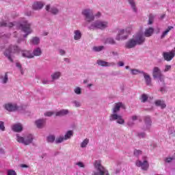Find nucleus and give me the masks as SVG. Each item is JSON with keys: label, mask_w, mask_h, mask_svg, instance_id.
<instances>
[{"label": "nucleus", "mask_w": 175, "mask_h": 175, "mask_svg": "<svg viewBox=\"0 0 175 175\" xmlns=\"http://www.w3.org/2000/svg\"><path fill=\"white\" fill-rule=\"evenodd\" d=\"M59 77H61L60 72H56L51 75V78H52L53 81H54V80H57V79H59Z\"/></svg>", "instance_id": "7c9ffc66"}, {"label": "nucleus", "mask_w": 175, "mask_h": 175, "mask_svg": "<svg viewBox=\"0 0 175 175\" xmlns=\"http://www.w3.org/2000/svg\"><path fill=\"white\" fill-rule=\"evenodd\" d=\"M132 31V27L129 26L126 29H121L118 31L116 37V40H126L129 38V34Z\"/></svg>", "instance_id": "20e7f679"}, {"label": "nucleus", "mask_w": 175, "mask_h": 175, "mask_svg": "<svg viewBox=\"0 0 175 175\" xmlns=\"http://www.w3.org/2000/svg\"><path fill=\"white\" fill-rule=\"evenodd\" d=\"M152 77L154 79H157L159 83L165 84V75L162 74V70L158 66H154L152 68Z\"/></svg>", "instance_id": "423d86ee"}, {"label": "nucleus", "mask_w": 175, "mask_h": 175, "mask_svg": "<svg viewBox=\"0 0 175 175\" xmlns=\"http://www.w3.org/2000/svg\"><path fill=\"white\" fill-rule=\"evenodd\" d=\"M21 167H28V165H27L25 164H22Z\"/></svg>", "instance_id": "774afa93"}, {"label": "nucleus", "mask_w": 175, "mask_h": 175, "mask_svg": "<svg viewBox=\"0 0 175 175\" xmlns=\"http://www.w3.org/2000/svg\"><path fill=\"white\" fill-rule=\"evenodd\" d=\"M72 103L76 107H80V106H81V104L79 101L75 100L72 102Z\"/></svg>", "instance_id": "864d4df0"}, {"label": "nucleus", "mask_w": 175, "mask_h": 175, "mask_svg": "<svg viewBox=\"0 0 175 175\" xmlns=\"http://www.w3.org/2000/svg\"><path fill=\"white\" fill-rule=\"evenodd\" d=\"M155 106H160L161 109H165L166 107V104L165 101L161 100H157L154 101Z\"/></svg>", "instance_id": "b1692460"}, {"label": "nucleus", "mask_w": 175, "mask_h": 175, "mask_svg": "<svg viewBox=\"0 0 175 175\" xmlns=\"http://www.w3.org/2000/svg\"><path fill=\"white\" fill-rule=\"evenodd\" d=\"M7 175H17V173H16V171L10 170L8 171V174Z\"/></svg>", "instance_id": "3c124183"}, {"label": "nucleus", "mask_w": 175, "mask_h": 175, "mask_svg": "<svg viewBox=\"0 0 175 175\" xmlns=\"http://www.w3.org/2000/svg\"><path fill=\"white\" fill-rule=\"evenodd\" d=\"M82 16L85 18L86 21H88V10L84 9L82 10Z\"/></svg>", "instance_id": "ea45409f"}, {"label": "nucleus", "mask_w": 175, "mask_h": 175, "mask_svg": "<svg viewBox=\"0 0 175 175\" xmlns=\"http://www.w3.org/2000/svg\"><path fill=\"white\" fill-rule=\"evenodd\" d=\"M131 118H132L133 121H136V120H137V116H133Z\"/></svg>", "instance_id": "680f3d73"}, {"label": "nucleus", "mask_w": 175, "mask_h": 175, "mask_svg": "<svg viewBox=\"0 0 175 175\" xmlns=\"http://www.w3.org/2000/svg\"><path fill=\"white\" fill-rule=\"evenodd\" d=\"M136 166L137 167H141L142 170H148V167H150V164L148 163V159L146 157H143V160H137L135 162Z\"/></svg>", "instance_id": "9d476101"}, {"label": "nucleus", "mask_w": 175, "mask_h": 175, "mask_svg": "<svg viewBox=\"0 0 175 175\" xmlns=\"http://www.w3.org/2000/svg\"><path fill=\"white\" fill-rule=\"evenodd\" d=\"M74 39L75 40H80L81 39V31L80 30H75L74 31Z\"/></svg>", "instance_id": "a878e982"}, {"label": "nucleus", "mask_w": 175, "mask_h": 175, "mask_svg": "<svg viewBox=\"0 0 175 175\" xmlns=\"http://www.w3.org/2000/svg\"><path fill=\"white\" fill-rule=\"evenodd\" d=\"M42 84H49L50 81L47 79H42Z\"/></svg>", "instance_id": "bf43d9fd"}, {"label": "nucleus", "mask_w": 175, "mask_h": 175, "mask_svg": "<svg viewBox=\"0 0 175 175\" xmlns=\"http://www.w3.org/2000/svg\"><path fill=\"white\" fill-rule=\"evenodd\" d=\"M46 142L48 143H54L55 142V137L54 135H49L46 138Z\"/></svg>", "instance_id": "4c0bfd02"}, {"label": "nucleus", "mask_w": 175, "mask_h": 175, "mask_svg": "<svg viewBox=\"0 0 175 175\" xmlns=\"http://www.w3.org/2000/svg\"><path fill=\"white\" fill-rule=\"evenodd\" d=\"M152 23H154V17L150 16L149 17V20H148V25H151L152 24Z\"/></svg>", "instance_id": "603ef678"}, {"label": "nucleus", "mask_w": 175, "mask_h": 175, "mask_svg": "<svg viewBox=\"0 0 175 175\" xmlns=\"http://www.w3.org/2000/svg\"><path fill=\"white\" fill-rule=\"evenodd\" d=\"M64 140H65V137H59L55 139V142L56 144H59V143H62V142H64Z\"/></svg>", "instance_id": "a19ab883"}, {"label": "nucleus", "mask_w": 175, "mask_h": 175, "mask_svg": "<svg viewBox=\"0 0 175 175\" xmlns=\"http://www.w3.org/2000/svg\"><path fill=\"white\" fill-rule=\"evenodd\" d=\"M5 110H18V106L16 103H8L3 105Z\"/></svg>", "instance_id": "ddd939ff"}, {"label": "nucleus", "mask_w": 175, "mask_h": 175, "mask_svg": "<svg viewBox=\"0 0 175 175\" xmlns=\"http://www.w3.org/2000/svg\"><path fill=\"white\" fill-rule=\"evenodd\" d=\"M44 6V3L42 1H36L33 3L32 8L33 10H40Z\"/></svg>", "instance_id": "f3484780"}, {"label": "nucleus", "mask_w": 175, "mask_h": 175, "mask_svg": "<svg viewBox=\"0 0 175 175\" xmlns=\"http://www.w3.org/2000/svg\"><path fill=\"white\" fill-rule=\"evenodd\" d=\"M5 122L3 121H0V131L5 132Z\"/></svg>", "instance_id": "a18cd8bd"}, {"label": "nucleus", "mask_w": 175, "mask_h": 175, "mask_svg": "<svg viewBox=\"0 0 175 175\" xmlns=\"http://www.w3.org/2000/svg\"><path fill=\"white\" fill-rule=\"evenodd\" d=\"M109 27V22L106 21H97L94 23L92 24L90 27V29H94L98 28V29H106Z\"/></svg>", "instance_id": "1a4fd4ad"}, {"label": "nucleus", "mask_w": 175, "mask_h": 175, "mask_svg": "<svg viewBox=\"0 0 175 175\" xmlns=\"http://www.w3.org/2000/svg\"><path fill=\"white\" fill-rule=\"evenodd\" d=\"M105 44H116V40L113 38H107L105 42Z\"/></svg>", "instance_id": "c756f323"}, {"label": "nucleus", "mask_w": 175, "mask_h": 175, "mask_svg": "<svg viewBox=\"0 0 175 175\" xmlns=\"http://www.w3.org/2000/svg\"><path fill=\"white\" fill-rule=\"evenodd\" d=\"M172 70V65L166 64L163 68L162 72L163 73H167V72H170Z\"/></svg>", "instance_id": "2f4dec72"}, {"label": "nucleus", "mask_w": 175, "mask_h": 175, "mask_svg": "<svg viewBox=\"0 0 175 175\" xmlns=\"http://www.w3.org/2000/svg\"><path fill=\"white\" fill-rule=\"evenodd\" d=\"M144 35L145 38H150L154 35V28L153 27H149L146 28L144 31Z\"/></svg>", "instance_id": "a211bd4d"}, {"label": "nucleus", "mask_w": 175, "mask_h": 175, "mask_svg": "<svg viewBox=\"0 0 175 175\" xmlns=\"http://www.w3.org/2000/svg\"><path fill=\"white\" fill-rule=\"evenodd\" d=\"M16 141L18 143H21L24 146H29L33 143V135L32 134H27L24 137L20 136V135H16Z\"/></svg>", "instance_id": "39448f33"}, {"label": "nucleus", "mask_w": 175, "mask_h": 175, "mask_svg": "<svg viewBox=\"0 0 175 175\" xmlns=\"http://www.w3.org/2000/svg\"><path fill=\"white\" fill-rule=\"evenodd\" d=\"M173 26H169L164 31H163L161 36V39H165V37L167 36L169 32L173 29Z\"/></svg>", "instance_id": "393cba45"}, {"label": "nucleus", "mask_w": 175, "mask_h": 175, "mask_svg": "<svg viewBox=\"0 0 175 175\" xmlns=\"http://www.w3.org/2000/svg\"><path fill=\"white\" fill-rule=\"evenodd\" d=\"M20 113L23 114L25 117H31V111L29 110H23Z\"/></svg>", "instance_id": "58836bf2"}, {"label": "nucleus", "mask_w": 175, "mask_h": 175, "mask_svg": "<svg viewBox=\"0 0 175 175\" xmlns=\"http://www.w3.org/2000/svg\"><path fill=\"white\" fill-rule=\"evenodd\" d=\"M21 49L16 45H10L6 49L4 52V55L7 57V58L10 61V62H13V58H12V53H20Z\"/></svg>", "instance_id": "0eeeda50"}, {"label": "nucleus", "mask_w": 175, "mask_h": 175, "mask_svg": "<svg viewBox=\"0 0 175 175\" xmlns=\"http://www.w3.org/2000/svg\"><path fill=\"white\" fill-rule=\"evenodd\" d=\"M110 121H116L117 124L124 125L125 120L122 118V116L118 113V111L113 110L111 116H109Z\"/></svg>", "instance_id": "6e6552de"}, {"label": "nucleus", "mask_w": 175, "mask_h": 175, "mask_svg": "<svg viewBox=\"0 0 175 175\" xmlns=\"http://www.w3.org/2000/svg\"><path fill=\"white\" fill-rule=\"evenodd\" d=\"M97 64L100 66H114V65H116L114 62L109 63L103 60H98Z\"/></svg>", "instance_id": "aec40b11"}, {"label": "nucleus", "mask_w": 175, "mask_h": 175, "mask_svg": "<svg viewBox=\"0 0 175 175\" xmlns=\"http://www.w3.org/2000/svg\"><path fill=\"white\" fill-rule=\"evenodd\" d=\"M0 79H1V81L3 84H6L8 80V72H5L4 76L0 77Z\"/></svg>", "instance_id": "c9c22d12"}, {"label": "nucleus", "mask_w": 175, "mask_h": 175, "mask_svg": "<svg viewBox=\"0 0 175 175\" xmlns=\"http://www.w3.org/2000/svg\"><path fill=\"white\" fill-rule=\"evenodd\" d=\"M16 66H17V68H18L20 69L21 75H24L23 68H21V64L20 63H16Z\"/></svg>", "instance_id": "6e6d98bb"}, {"label": "nucleus", "mask_w": 175, "mask_h": 175, "mask_svg": "<svg viewBox=\"0 0 175 175\" xmlns=\"http://www.w3.org/2000/svg\"><path fill=\"white\" fill-rule=\"evenodd\" d=\"M0 154H5V150L0 148Z\"/></svg>", "instance_id": "338daca9"}, {"label": "nucleus", "mask_w": 175, "mask_h": 175, "mask_svg": "<svg viewBox=\"0 0 175 175\" xmlns=\"http://www.w3.org/2000/svg\"><path fill=\"white\" fill-rule=\"evenodd\" d=\"M75 165L79 166V167H83V168L85 167V165H84V163L81 162V161L76 163Z\"/></svg>", "instance_id": "8fccbe9b"}, {"label": "nucleus", "mask_w": 175, "mask_h": 175, "mask_svg": "<svg viewBox=\"0 0 175 175\" xmlns=\"http://www.w3.org/2000/svg\"><path fill=\"white\" fill-rule=\"evenodd\" d=\"M87 144H88V139H85L81 144V147L82 148H84L87 147Z\"/></svg>", "instance_id": "49530a36"}, {"label": "nucleus", "mask_w": 175, "mask_h": 175, "mask_svg": "<svg viewBox=\"0 0 175 175\" xmlns=\"http://www.w3.org/2000/svg\"><path fill=\"white\" fill-rule=\"evenodd\" d=\"M74 92L75 94H77V95H80L81 94V88L80 87H76L75 89H74Z\"/></svg>", "instance_id": "c03bdc74"}, {"label": "nucleus", "mask_w": 175, "mask_h": 175, "mask_svg": "<svg viewBox=\"0 0 175 175\" xmlns=\"http://www.w3.org/2000/svg\"><path fill=\"white\" fill-rule=\"evenodd\" d=\"M146 42V37L142 31H139L133 35L132 38H130L124 44L125 49H134L137 44H143Z\"/></svg>", "instance_id": "f03ea898"}, {"label": "nucleus", "mask_w": 175, "mask_h": 175, "mask_svg": "<svg viewBox=\"0 0 175 175\" xmlns=\"http://www.w3.org/2000/svg\"><path fill=\"white\" fill-rule=\"evenodd\" d=\"M64 61H65V62H67L68 64H69L70 62V59L69 58H64Z\"/></svg>", "instance_id": "0e129e2a"}, {"label": "nucleus", "mask_w": 175, "mask_h": 175, "mask_svg": "<svg viewBox=\"0 0 175 175\" xmlns=\"http://www.w3.org/2000/svg\"><path fill=\"white\" fill-rule=\"evenodd\" d=\"M160 91L162 92V94H165V92H166V86L161 87L160 88Z\"/></svg>", "instance_id": "13d9d810"}, {"label": "nucleus", "mask_w": 175, "mask_h": 175, "mask_svg": "<svg viewBox=\"0 0 175 175\" xmlns=\"http://www.w3.org/2000/svg\"><path fill=\"white\" fill-rule=\"evenodd\" d=\"M68 113L69 111L68 110L55 111V117H63V116H66Z\"/></svg>", "instance_id": "412c9836"}, {"label": "nucleus", "mask_w": 175, "mask_h": 175, "mask_svg": "<svg viewBox=\"0 0 175 175\" xmlns=\"http://www.w3.org/2000/svg\"><path fill=\"white\" fill-rule=\"evenodd\" d=\"M55 115V111H49L44 113L45 117H51V116Z\"/></svg>", "instance_id": "79ce46f5"}, {"label": "nucleus", "mask_w": 175, "mask_h": 175, "mask_svg": "<svg viewBox=\"0 0 175 175\" xmlns=\"http://www.w3.org/2000/svg\"><path fill=\"white\" fill-rule=\"evenodd\" d=\"M59 54H60V55H65V54H66V51L64 49H59Z\"/></svg>", "instance_id": "4d7b16f0"}, {"label": "nucleus", "mask_w": 175, "mask_h": 175, "mask_svg": "<svg viewBox=\"0 0 175 175\" xmlns=\"http://www.w3.org/2000/svg\"><path fill=\"white\" fill-rule=\"evenodd\" d=\"M33 57H39L42 55V49L40 48H36L32 53Z\"/></svg>", "instance_id": "cd10ccee"}, {"label": "nucleus", "mask_w": 175, "mask_h": 175, "mask_svg": "<svg viewBox=\"0 0 175 175\" xmlns=\"http://www.w3.org/2000/svg\"><path fill=\"white\" fill-rule=\"evenodd\" d=\"M35 125L38 129H43V128H44V125H46V120L38 119L35 121Z\"/></svg>", "instance_id": "4468645a"}, {"label": "nucleus", "mask_w": 175, "mask_h": 175, "mask_svg": "<svg viewBox=\"0 0 175 175\" xmlns=\"http://www.w3.org/2000/svg\"><path fill=\"white\" fill-rule=\"evenodd\" d=\"M12 129L14 132H23V124L20 123L15 124L12 126Z\"/></svg>", "instance_id": "6ab92c4d"}, {"label": "nucleus", "mask_w": 175, "mask_h": 175, "mask_svg": "<svg viewBox=\"0 0 175 175\" xmlns=\"http://www.w3.org/2000/svg\"><path fill=\"white\" fill-rule=\"evenodd\" d=\"M142 103H146V102H151L154 99L153 96H149L148 94H143L140 97Z\"/></svg>", "instance_id": "2eb2a0df"}, {"label": "nucleus", "mask_w": 175, "mask_h": 175, "mask_svg": "<svg viewBox=\"0 0 175 175\" xmlns=\"http://www.w3.org/2000/svg\"><path fill=\"white\" fill-rule=\"evenodd\" d=\"M32 26V23L28 22V21H23V23L18 25L17 23H6L2 22L1 23V27H9V28H12L13 27H16V28H21L22 31L25 32L23 38H27L29 35V33H32V29L31 27Z\"/></svg>", "instance_id": "f257e3e1"}, {"label": "nucleus", "mask_w": 175, "mask_h": 175, "mask_svg": "<svg viewBox=\"0 0 175 175\" xmlns=\"http://www.w3.org/2000/svg\"><path fill=\"white\" fill-rule=\"evenodd\" d=\"M134 155H135V157H139V155H142V150H134Z\"/></svg>", "instance_id": "09e8293b"}, {"label": "nucleus", "mask_w": 175, "mask_h": 175, "mask_svg": "<svg viewBox=\"0 0 175 175\" xmlns=\"http://www.w3.org/2000/svg\"><path fill=\"white\" fill-rule=\"evenodd\" d=\"M126 1L129 2L133 12H137V8H136V2L135 1V0H126Z\"/></svg>", "instance_id": "bb28decb"}, {"label": "nucleus", "mask_w": 175, "mask_h": 175, "mask_svg": "<svg viewBox=\"0 0 175 175\" xmlns=\"http://www.w3.org/2000/svg\"><path fill=\"white\" fill-rule=\"evenodd\" d=\"M100 16V12H98V13L95 15L96 18H99Z\"/></svg>", "instance_id": "e2e57ef3"}, {"label": "nucleus", "mask_w": 175, "mask_h": 175, "mask_svg": "<svg viewBox=\"0 0 175 175\" xmlns=\"http://www.w3.org/2000/svg\"><path fill=\"white\" fill-rule=\"evenodd\" d=\"M126 109V107L124 103L118 102L113 105V110H125Z\"/></svg>", "instance_id": "dca6fc26"}, {"label": "nucleus", "mask_w": 175, "mask_h": 175, "mask_svg": "<svg viewBox=\"0 0 175 175\" xmlns=\"http://www.w3.org/2000/svg\"><path fill=\"white\" fill-rule=\"evenodd\" d=\"M175 57V51H171L169 52H163V57L164 58L165 61H167V62L172 61Z\"/></svg>", "instance_id": "f8f14e48"}, {"label": "nucleus", "mask_w": 175, "mask_h": 175, "mask_svg": "<svg viewBox=\"0 0 175 175\" xmlns=\"http://www.w3.org/2000/svg\"><path fill=\"white\" fill-rule=\"evenodd\" d=\"M45 10L48 13H51L53 16H57L59 13V10L57 7L51 6L50 4L46 5Z\"/></svg>", "instance_id": "9b49d317"}, {"label": "nucleus", "mask_w": 175, "mask_h": 175, "mask_svg": "<svg viewBox=\"0 0 175 175\" xmlns=\"http://www.w3.org/2000/svg\"><path fill=\"white\" fill-rule=\"evenodd\" d=\"M118 66H124V65H125V64L124 63V62H118Z\"/></svg>", "instance_id": "052dcab7"}, {"label": "nucleus", "mask_w": 175, "mask_h": 175, "mask_svg": "<svg viewBox=\"0 0 175 175\" xmlns=\"http://www.w3.org/2000/svg\"><path fill=\"white\" fill-rule=\"evenodd\" d=\"M94 18H95V16H94V12H92V10H89V12H88L89 23H90V21H92V20H94Z\"/></svg>", "instance_id": "e433bc0d"}, {"label": "nucleus", "mask_w": 175, "mask_h": 175, "mask_svg": "<svg viewBox=\"0 0 175 175\" xmlns=\"http://www.w3.org/2000/svg\"><path fill=\"white\" fill-rule=\"evenodd\" d=\"M130 72L131 75H139V73H142L143 75L144 71H141L140 70L137 69H130Z\"/></svg>", "instance_id": "f704fd0d"}, {"label": "nucleus", "mask_w": 175, "mask_h": 175, "mask_svg": "<svg viewBox=\"0 0 175 175\" xmlns=\"http://www.w3.org/2000/svg\"><path fill=\"white\" fill-rule=\"evenodd\" d=\"M73 136V131H68L64 135V140H68V139H70V137Z\"/></svg>", "instance_id": "72a5a7b5"}, {"label": "nucleus", "mask_w": 175, "mask_h": 175, "mask_svg": "<svg viewBox=\"0 0 175 175\" xmlns=\"http://www.w3.org/2000/svg\"><path fill=\"white\" fill-rule=\"evenodd\" d=\"M147 85H151V77L146 72L142 73Z\"/></svg>", "instance_id": "4be33fe9"}, {"label": "nucleus", "mask_w": 175, "mask_h": 175, "mask_svg": "<svg viewBox=\"0 0 175 175\" xmlns=\"http://www.w3.org/2000/svg\"><path fill=\"white\" fill-rule=\"evenodd\" d=\"M30 42L31 44L37 45L39 44V43H40V39H39V38L38 37H33Z\"/></svg>", "instance_id": "473e14b6"}, {"label": "nucleus", "mask_w": 175, "mask_h": 175, "mask_svg": "<svg viewBox=\"0 0 175 175\" xmlns=\"http://www.w3.org/2000/svg\"><path fill=\"white\" fill-rule=\"evenodd\" d=\"M137 136L140 139H144V137H146V133H144V132H138L137 133Z\"/></svg>", "instance_id": "de8ad7c7"}, {"label": "nucleus", "mask_w": 175, "mask_h": 175, "mask_svg": "<svg viewBox=\"0 0 175 175\" xmlns=\"http://www.w3.org/2000/svg\"><path fill=\"white\" fill-rule=\"evenodd\" d=\"M95 171H93L92 175H110L109 170L102 165L100 160H96L93 163Z\"/></svg>", "instance_id": "7ed1b4c3"}, {"label": "nucleus", "mask_w": 175, "mask_h": 175, "mask_svg": "<svg viewBox=\"0 0 175 175\" xmlns=\"http://www.w3.org/2000/svg\"><path fill=\"white\" fill-rule=\"evenodd\" d=\"M46 154H42L40 156V158H41V159H43V158H44V157H46Z\"/></svg>", "instance_id": "69168bd1"}, {"label": "nucleus", "mask_w": 175, "mask_h": 175, "mask_svg": "<svg viewBox=\"0 0 175 175\" xmlns=\"http://www.w3.org/2000/svg\"><path fill=\"white\" fill-rule=\"evenodd\" d=\"M105 49L104 46H94L93 47V50L94 51H102V50H103Z\"/></svg>", "instance_id": "37998d69"}, {"label": "nucleus", "mask_w": 175, "mask_h": 175, "mask_svg": "<svg viewBox=\"0 0 175 175\" xmlns=\"http://www.w3.org/2000/svg\"><path fill=\"white\" fill-rule=\"evenodd\" d=\"M145 124L146 125V129H150L152 124L151 118H150V116H146L145 118Z\"/></svg>", "instance_id": "c85d7f7f"}, {"label": "nucleus", "mask_w": 175, "mask_h": 175, "mask_svg": "<svg viewBox=\"0 0 175 175\" xmlns=\"http://www.w3.org/2000/svg\"><path fill=\"white\" fill-rule=\"evenodd\" d=\"M173 159H174V158L172 157H168L165 159V162H167V163H170V162L172 161Z\"/></svg>", "instance_id": "5fc2aeb1"}, {"label": "nucleus", "mask_w": 175, "mask_h": 175, "mask_svg": "<svg viewBox=\"0 0 175 175\" xmlns=\"http://www.w3.org/2000/svg\"><path fill=\"white\" fill-rule=\"evenodd\" d=\"M22 55L25 58H33V54L29 51H23Z\"/></svg>", "instance_id": "5701e85b"}]
</instances>
